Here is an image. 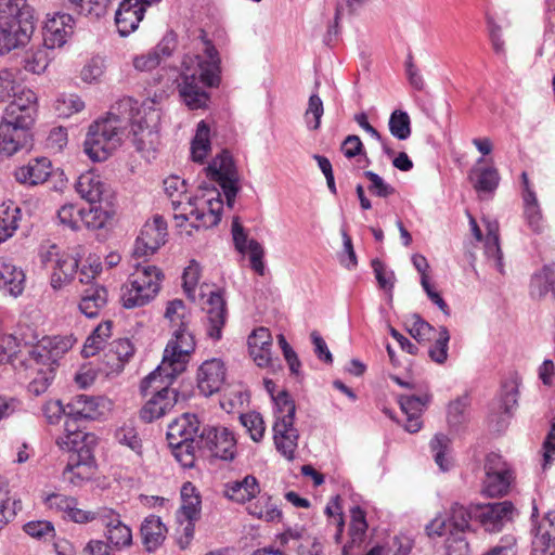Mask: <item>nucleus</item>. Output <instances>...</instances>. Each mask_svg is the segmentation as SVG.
<instances>
[{"label":"nucleus","instance_id":"obj_13","mask_svg":"<svg viewBox=\"0 0 555 555\" xmlns=\"http://www.w3.org/2000/svg\"><path fill=\"white\" fill-rule=\"evenodd\" d=\"M33 144L31 126L14 122L7 117L0 121V154L12 156Z\"/></svg>","mask_w":555,"mask_h":555},{"label":"nucleus","instance_id":"obj_16","mask_svg":"<svg viewBox=\"0 0 555 555\" xmlns=\"http://www.w3.org/2000/svg\"><path fill=\"white\" fill-rule=\"evenodd\" d=\"M13 100L4 109L3 116L14 122H22L28 126L34 125L37 113V96L30 90L18 85L16 92L12 93Z\"/></svg>","mask_w":555,"mask_h":555},{"label":"nucleus","instance_id":"obj_20","mask_svg":"<svg viewBox=\"0 0 555 555\" xmlns=\"http://www.w3.org/2000/svg\"><path fill=\"white\" fill-rule=\"evenodd\" d=\"M105 527V535L116 550L128 547L132 544V531L120 520L119 514L112 508H102L98 513Z\"/></svg>","mask_w":555,"mask_h":555},{"label":"nucleus","instance_id":"obj_57","mask_svg":"<svg viewBox=\"0 0 555 555\" xmlns=\"http://www.w3.org/2000/svg\"><path fill=\"white\" fill-rule=\"evenodd\" d=\"M323 113V102L320 96L317 94L310 95L308 107L305 112V121L310 130H318L320 128Z\"/></svg>","mask_w":555,"mask_h":555},{"label":"nucleus","instance_id":"obj_58","mask_svg":"<svg viewBox=\"0 0 555 555\" xmlns=\"http://www.w3.org/2000/svg\"><path fill=\"white\" fill-rule=\"evenodd\" d=\"M57 219L62 225L70 230H79L81 208L74 204H65L57 210Z\"/></svg>","mask_w":555,"mask_h":555},{"label":"nucleus","instance_id":"obj_37","mask_svg":"<svg viewBox=\"0 0 555 555\" xmlns=\"http://www.w3.org/2000/svg\"><path fill=\"white\" fill-rule=\"evenodd\" d=\"M107 301V291L99 285L91 286L83 292L79 310L88 318H94Z\"/></svg>","mask_w":555,"mask_h":555},{"label":"nucleus","instance_id":"obj_35","mask_svg":"<svg viewBox=\"0 0 555 555\" xmlns=\"http://www.w3.org/2000/svg\"><path fill=\"white\" fill-rule=\"evenodd\" d=\"M78 260L66 253L62 254V258L53 266L51 273V286L60 289L68 284L77 273Z\"/></svg>","mask_w":555,"mask_h":555},{"label":"nucleus","instance_id":"obj_3","mask_svg":"<svg viewBox=\"0 0 555 555\" xmlns=\"http://www.w3.org/2000/svg\"><path fill=\"white\" fill-rule=\"evenodd\" d=\"M135 101L122 99L107 115L90 125L83 146L93 162L106 160L120 145L132 119Z\"/></svg>","mask_w":555,"mask_h":555},{"label":"nucleus","instance_id":"obj_40","mask_svg":"<svg viewBox=\"0 0 555 555\" xmlns=\"http://www.w3.org/2000/svg\"><path fill=\"white\" fill-rule=\"evenodd\" d=\"M164 190L171 201L175 212H180L189 197L185 180L178 176H170L164 180Z\"/></svg>","mask_w":555,"mask_h":555},{"label":"nucleus","instance_id":"obj_25","mask_svg":"<svg viewBox=\"0 0 555 555\" xmlns=\"http://www.w3.org/2000/svg\"><path fill=\"white\" fill-rule=\"evenodd\" d=\"M555 548V512L547 513L533 531L532 555H550Z\"/></svg>","mask_w":555,"mask_h":555},{"label":"nucleus","instance_id":"obj_45","mask_svg":"<svg viewBox=\"0 0 555 555\" xmlns=\"http://www.w3.org/2000/svg\"><path fill=\"white\" fill-rule=\"evenodd\" d=\"M50 48L44 47H38L36 49H31L26 52L24 60H23V66L24 68L33 74H42L49 63H50Z\"/></svg>","mask_w":555,"mask_h":555},{"label":"nucleus","instance_id":"obj_15","mask_svg":"<svg viewBox=\"0 0 555 555\" xmlns=\"http://www.w3.org/2000/svg\"><path fill=\"white\" fill-rule=\"evenodd\" d=\"M94 442V435L78 429L76 422L70 420L65 421V434L56 440L60 449L72 453L69 456H80L85 461L92 459L91 444Z\"/></svg>","mask_w":555,"mask_h":555},{"label":"nucleus","instance_id":"obj_51","mask_svg":"<svg viewBox=\"0 0 555 555\" xmlns=\"http://www.w3.org/2000/svg\"><path fill=\"white\" fill-rule=\"evenodd\" d=\"M112 331V322L106 321L100 325H98L92 334L87 338L82 353L85 357L94 356L95 352L102 348L105 340L111 336Z\"/></svg>","mask_w":555,"mask_h":555},{"label":"nucleus","instance_id":"obj_32","mask_svg":"<svg viewBox=\"0 0 555 555\" xmlns=\"http://www.w3.org/2000/svg\"><path fill=\"white\" fill-rule=\"evenodd\" d=\"M0 288L10 296H21L25 288L24 271L11 262L0 263Z\"/></svg>","mask_w":555,"mask_h":555},{"label":"nucleus","instance_id":"obj_34","mask_svg":"<svg viewBox=\"0 0 555 555\" xmlns=\"http://www.w3.org/2000/svg\"><path fill=\"white\" fill-rule=\"evenodd\" d=\"M166 527L160 518L151 515L141 526L142 542L149 552L155 551L165 540Z\"/></svg>","mask_w":555,"mask_h":555},{"label":"nucleus","instance_id":"obj_28","mask_svg":"<svg viewBox=\"0 0 555 555\" xmlns=\"http://www.w3.org/2000/svg\"><path fill=\"white\" fill-rule=\"evenodd\" d=\"M101 408H104V399L77 395L67 403L68 420H94L101 415Z\"/></svg>","mask_w":555,"mask_h":555},{"label":"nucleus","instance_id":"obj_33","mask_svg":"<svg viewBox=\"0 0 555 555\" xmlns=\"http://www.w3.org/2000/svg\"><path fill=\"white\" fill-rule=\"evenodd\" d=\"M156 295L151 284L149 286L135 285L133 280L128 279V282L121 287L120 301L125 308L133 309L145 306Z\"/></svg>","mask_w":555,"mask_h":555},{"label":"nucleus","instance_id":"obj_56","mask_svg":"<svg viewBox=\"0 0 555 555\" xmlns=\"http://www.w3.org/2000/svg\"><path fill=\"white\" fill-rule=\"evenodd\" d=\"M20 208L5 209L0 215V243L11 237L18 227Z\"/></svg>","mask_w":555,"mask_h":555},{"label":"nucleus","instance_id":"obj_31","mask_svg":"<svg viewBox=\"0 0 555 555\" xmlns=\"http://www.w3.org/2000/svg\"><path fill=\"white\" fill-rule=\"evenodd\" d=\"M260 492L257 479L251 476H245L241 480H233L225 483L224 494L230 500L237 503H245L256 498Z\"/></svg>","mask_w":555,"mask_h":555},{"label":"nucleus","instance_id":"obj_50","mask_svg":"<svg viewBox=\"0 0 555 555\" xmlns=\"http://www.w3.org/2000/svg\"><path fill=\"white\" fill-rule=\"evenodd\" d=\"M203 444L201 436L197 440L179 443L178 446H169L176 460L184 468H191L196 461V451Z\"/></svg>","mask_w":555,"mask_h":555},{"label":"nucleus","instance_id":"obj_23","mask_svg":"<svg viewBox=\"0 0 555 555\" xmlns=\"http://www.w3.org/2000/svg\"><path fill=\"white\" fill-rule=\"evenodd\" d=\"M225 369L222 361L211 359L205 361L198 369L197 387L204 396L208 397L221 390L224 384Z\"/></svg>","mask_w":555,"mask_h":555},{"label":"nucleus","instance_id":"obj_46","mask_svg":"<svg viewBox=\"0 0 555 555\" xmlns=\"http://www.w3.org/2000/svg\"><path fill=\"white\" fill-rule=\"evenodd\" d=\"M367 530V524L365 519V513L356 506L351 509V521L349 526L350 545H345L343 548L344 555L352 545H360L363 541Z\"/></svg>","mask_w":555,"mask_h":555},{"label":"nucleus","instance_id":"obj_4","mask_svg":"<svg viewBox=\"0 0 555 555\" xmlns=\"http://www.w3.org/2000/svg\"><path fill=\"white\" fill-rule=\"evenodd\" d=\"M76 343L73 335L43 338L30 351L29 367L35 374L28 390L35 396L46 392L55 377L59 359Z\"/></svg>","mask_w":555,"mask_h":555},{"label":"nucleus","instance_id":"obj_6","mask_svg":"<svg viewBox=\"0 0 555 555\" xmlns=\"http://www.w3.org/2000/svg\"><path fill=\"white\" fill-rule=\"evenodd\" d=\"M223 210V201L221 194L216 189L201 190L194 196L188 197L180 212H175L173 217L178 227L183 222L191 220V227L199 229H210L216 227L221 220Z\"/></svg>","mask_w":555,"mask_h":555},{"label":"nucleus","instance_id":"obj_61","mask_svg":"<svg viewBox=\"0 0 555 555\" xmlns=\"http://www.w3.org/2000/svg\"><path fill=\"white\" fill-rule=\"evenodd\" d=\"M16 514V501L9 495L8 485L0 480V528Z\"/></svg>","mask_w":555,"mask_h":555},{"label":"nucleus","instance_id":"obj_52","mask_svg":"<svg viewBox=\"0 0 555 555\" xmlns=\"http://www.w3.org/2000/svg\"><path fill=\"white\" fill-rule=\"evenodd\" d=\"M450 333L446 326H440L435 343L428 349L431 361L443 364L448 359Z\"/></svg>","mask_w":555,"mask_h":555},{"label":"nucleus","instance_id":"obj_47","mask_svg":"<svg viewBox=\"0 0 555 555\" xmlns=\"http://www.w3.org/2000/svg\"><path fill=\"white\" fill-rule=\"evenodd\" d=\"M451 440L443 434H437L430 441V449L434 452L436 464L442 472H447L452 466V460L449 456Z\"/></svg>","mask_w":555,"mask_h":555},{"label":"nucleus","instance_id":"obj_64","mask_svg":"<svg viewBox=\"0 0 555 555\" xmlns=\"http://www.w3.org/2000/svg\"><path fill=\"white\" fill-rule=\"evenodd\" d=\"M85 103L82 100L74 94L63 96L55 103V111L61 117H69L73 114L79 113L83 109Z\"/></svg>","mask_w":555,"mask_h":555},{"label":"nucleus","instance_id":"obj_26","mask_svg":"<svg viewBox=\"0 0 555 555\" xmlns=\"http://www.w3.org/2000/svg\"><path fill=\"white\" fill-rule=\"evenodd\" d=\"M271 348L272 336L268 328H256L248 336L249 354L259 367H269L272 364Z\"/></svg>","mask_w":555,"mask_h":555},{"label":"nucleus","instance_id":"obj_48","mask_svg":"<svg viewBox=\"0 0 555 555\" xmlns=\"http://www.w3.org/2000/svg\"><path fill=\"white\" fill-rule=\"evenodd\" d=\"M170 52L166 47L157 46L146 53L135 55L132 60L133 67L139 72H151L155 69L165 55Z\"/></svg>","mask_w":555,"mask_h":555},{"label":"nucleus","instance_id":"obj_49","mask_svg":"<svg viewBox=\"0 0 555 555\" xmlns=\"http://www.w3.org/2000/svg\"><path fill=\"white\" fill-rule=\"evenodd\" d=\"M283 540L287 543L289 540L298 541L302 540V542L297 546L298 555H322L323 545L315 538L307 537L304 539L302 531L300 530H287L283 533Z\"/></svg>","mask_w":555,"mask_h":555},{"label":"nucleus","instance_id":"obj_63","mask_svg":"<svg viewBox=\"0 0 555 555\" xmlns=\"http://www.w3.org/2000/svg\"><path fill=\"white\" fill-rule=\"evenodd\" d=\"M364 177L370 181L367 190L371 194L378 197H388L395 193V188L385 182V180L373 171H364Z\"/></svg>","mask_w":555,"mask_h":555},{"label":"nucleus","instance_id":"obj_11","mask_svg":"<svg viewBox=\"0 0 555 555\" xmlns=\"http://www.w3.org/2000/svg\"><path fill=\"white\" fill-rule=\"evenodd\" d=\"M513 472L509 465L500 454L490 453L485 462V479L482 493L487 496H502L508 492L513 480Z\"/></svg>","mask_w":555,"mask_h":555},{"label":"nucleus","instance_id":"obj_21","mask_svg":"<svg viewBox=\"0 0 555 555\" xmlns=\"http://www.w3.org/2000/svg\"><path fill=\"white\" fill-rule=\"evenodd\" d=\"M202 297L204 299L202 309L207 314L209 323L208 335L214 339H219L225 323V301L219 291H210L209 294L202 293Z\"/></svg>","mask_w":555,"mask_h":555},{"label":"nucleus","instance_id":"obj_8","mask_svg":"<svg viewBox=\"0 0 555 555\" xmlns=\"http://www.w3.org/2000/svg\"><path fill=\"white\" fill-rule=\"evenodd\" d=\"M137 104L135 102L129 126L132 129L133 144L137 151L150 160L155 157L159 145L158 126L160 113L151 103H143L141 107H138Z\"/></svg>","mask_w":555,"mask_h":555},{"label":"nucleus","instance_id":"obj_14","mask_svg":"<svg viewBox=\"0 0 555 555\" xmlns=\"http://www.w3.org/2000/svg\"><path fill=\"white\" fill-rule=\"evenodd\" d=\"M475 519L489 532H499L513 520L516 509L512 502L502 501L488 504H474Z\"/></svg>","mask_w":555,"mask_h":555},{"label":"nucleus","instance_id":"obj_29","mask_svg":"<svg viewBox=\"0 0 555 555\" xmlns=\"http://www.w3.org/2000/svg\"><path fill=\"white\" fill-rule=\"evenodd\" d=\"M51 175V162L47 157H37L15 170V179L27 185H37L47 181Z\"/></svg>","mask_w":555,"mask_h":555},{"label":"nucleus","instance_id":"obj_41","mask_svg":"<svg viewBox=\"0 0 555 555\" xmlns=\"http://www.w3.org/2000/svg\"><path fill=\"white\" fill-rule=\"evenodd\" d=\"M447 421L451 430L454 431H459L469 422V401L466 396L450 402Z\"/></svg>","mask_w":555,"mask_h":555},{"label":"nucleus","instance_id":"obj_53","mask_svg":"<svg viewBox=\"0 0 555 555\" xmlns=\"http://www.w3.org/2000/svg\"><path fill=\"white\" fill-rule=\"evenodd\" d=\"M388 125L390 133L399 140H405L411 134V121L406 112H392Z\"/></svg>","mask_w":555,"mask_h":555},{"label":"nucleus","instance_id":"obj_1","mask_svg":"<svg viewBox=\"0 0 555 555\" xmlns=\"http://www.w3.org/2000/svg\"><path fill=\"white\" fill-rule=\"evenodd\" d=\"M165 319L169 322L172 337L165 348L160 364L149 374L144 387L150 386L162 374L170 379L184 372L195 350V338L190 328L191 313L181 299L167 304Z\"/></svg>","mask_w":555,"mask_h":555},{"label":"nucleus","instance_id":"obj_12","mask_svg":"<svg viewBox=\"0 0 555 555\" xmlns=\"http://www.w3.org/2000/svg\"><path fill=\"white\" fill-rule=\"evenodd\" d=\"M207 170L211 180L216 181L221 186L227 198V205L233 207L240 190V179L232 156L229 152L222 151L212 159Z\"/></svg>","mask_w":555,"mask_h":555},{"label":"nucleus","instance_id":"obj_39","mask_svg":"<svg viewBox=\"0 0 555 555\" xmlns=\"http://www.w3.org/2000/svg\"><path fill=\"white\" fill-rule=\"evenodd\" d=\"M134 271L129 279L133 280L135 285L149 286L151 284L154 293H158L163 280V273L153 264L134 263Z\"/></svg>","mask_w":555,"mask_h":555},{"label":"nucleus","instance_id":"obj_22","mask_svg":"<svg viewBox=\"0 0 555 555\" xmlns=\"http://www.w3.org/2000/svg\"><path fill=\"white\" fill-rule=\"evenodd\" d=\"M73 31V16L66 13H56L46 23L43 31L44 44L50 49L60 48L66 43Z\"/></svg>","mask_w":555,"mask_h":555},{"label":"nucleus","instance_id":"obj_36","mask_svg":"<svg viewBox=\"0 0 555 555\" xmlns=\"http://www.w3.org/2000/svg\"><path fill=\"white\" fill-rule=\"evenodd\" d=\"M469 179L479 194H493L500 183L499 171L492 166L475 167Z\"/></svg>","mask_w":555,"mask_h":555},{"label":"nucleus","instance_id":"obj_5","mask_svg":"<svg viewBox=\"0 0 555 555\" xmlns=\"http://www.w3.org/2000/svg\"><path fill=\"white\" fill-rule=\"evenodd\" d=\"M34 31V10L27 0H0V51L24 46Z\"/></svg>","mask_w":555,"mask_h":555},{"label":"nucleus","instance_id":"obj_55","mask_svg":"<svg viewBox=\"0 0 555 555\" xmlns=\"http://www.w3.org/2000/svg\"><path fill=\"white\" fill-rule=\"evenodd\" d=\"M249 513L256 516L257 518L263 519L266 521H275L281 517V511L271 501L270 498L259 499L256 504L250 506Z\"/></svg>","mask_w":555,"mask_h":555},{"label":"nucleus","instance_id":"obj_10","mask_svg":"<svg viewBox=\"0 0 555 555\" xmlns=\"http://www.w3.org/2000/svg\"><path fill=\"white\" fill-rule=\"evenodd\" d=\"M473 505L465 507L460 503H453L447 518L451 528L450 537L446 540L447 555H468V544L463 533L469 528V521L475 518Z\"/></svg>","mask_w":555,"mask_h":555},{"label":"nucleus","instance_id":"obj_62","mask_svg":"<svg viewBox=\"0 0 555 555\" xmlns=\"http://www.w3.org/2000/svg\"><path fill=\"white\" fill-rule=\"evenodd\" d=\"M242 425L250 434L254 441L258 442L262 439L264 434V423L259 413L251 412L241 416Z\"/></svg>","mask_w":555,"mask_h":555},{"label":"nucleus","instance_id":"obj_7","mask_svg":"<svg viewBox=\"0 0 555 555\" xmlns=\"http://www.w3.org/2000/svg\"><path fill=\"white\" fill-rule=\"evenodd\" d=\"M275 422L273 439L276 450L287 461L295 459L299 434L294 426L296 406L286 391H281L275 398Z\"/></svg>","mask_w":555,"mask_h":555},{"label":"nucleus","instance_id":"obj_2","mask_svg":"<svg viewBox=\"0 0 555 555\" xmlns=\"http://www.w3.org/2000/svg\"><path fill=\"white\" fill-rule=\"evenodd\" d=\"M203 55H186L182 62V81L179 93L191 109L207 105L209 95L206 91L218 83L220 59L210 41L203 38Z\"/></svg>","mask_w":555,"mask_h":555},{"label":"nucleus","instance_id":"obj_17","mask_svg":"<svg viewBox=\"0 0 555 555\" xmlns=\"http://www.w3.org/2000/svg\"><path fill=\"white\" fill-rule=\"evenodd\" d=\"M166 236V221L160 216H155L143 225L135 241L133 256L140 258L154 254L165 243Z\"/></svg>","mask_w":555,"mask_h":555},{"label":"nucleus","instance_id":"obj_43","mask_svg":"<svg viewBox=\"0 0 555 555\" xmlns=\"http://www.w3.org/2000/svg\"><path fill=\"white\" fill-rule=\"evenodd\" d=\"M134 348L128 338H120L112 343L106 352L107 358H112L113 365L109 372H121L126 362L133 356Z\"/></svg>","mask_w":555,"mask_h":555},{"label":"nucleus","instance_id":"obj_18","mask_svg":"<svg viewBox=\"0 0 555 555\" xmlns=\"http://www.w3.org/2000/svg\"><path fill=\"white\" fill-rule=\"evenodd\" d=\"M201 441L215 457L233 460L236 452V442L233 434L225 427L205 428L201 434Z\"/></svg>","mask_w":555,"mask_h":555},{"label":"nucleus","instance_id":"obj_24","mask_svg":"<svg viewBox=\"0 0 555 555\" xmlns=\"http://www.w3.org/2000/svg\"><path fill=\"white\" fill-rule=\"evenodd\" d=\"M199 421L196 415L184 413L168 426L167 440L169 446H178L182 442L197 440Z\"/></svg>","mask_w":555,"mask_h":555},{"label":"nucleus","instance_id":"obj_27","mask_svg":"<svg viewBox=\"0 0 555 555\" xmlns=\"http://www.w3.org/2000/svg\"><path fill=\"white\" fill-rule=\"evenodd\" d=\"M144 12L143 4L131 0H122L115 15V22L120 36L126 37L134 31L143 18Z\"/></svg>","mask_w":555,"mask_h":555},{"label":"nucleus","instance_id":"obj_54","mask_svg":"<svg viewBox=\"0 0 555 555\" xmlns=\"http://www.w3.org/2000/svg\"><path fill=\"white\" fill-rule=\"evenodd\" d=\"M108 218V212L101 207L81 208L80 227L85 225L87 229L98 230L105 225Z\"/></svg>","mask_w":555,"mask_h":555},{"label":"nucleus","instance_id":"obj_42","mask_svg":"<svg viewBox=\"0 0 555 555\" xmlns=\"http://www.w3.org/2000/svg\"><path fill=\"white\" fill-rule=\"evenodd\" d=\"M92 459L85 461L80 456H69L68 463L63 472V477L68 482L78 486L89 479L91 474Z\"/></svg>","mask_w":555,"mask_h":555},{"label":"nucleus","instance_id":"obj_60","mask_svg":"<svg viewBox=\"0 0 555 555\" xmlns=\"http://www.w3.org/2000/svg\"><path fill=\"white\" fill-rule=\"evenodd\" d=\"M24 531L37 540L49 541L55 535L54 526L48 520H35L24 525Z\"/></svg>","mask_w":555,"mask_h":555},{"label":"nucleus","instance_id":"obj_59","mask_svg":"<svg viewBox=\"0 0 555 555\" xmlns=\"http://www.w3.org/2000/svg\"><path fill=\"white\" fill-rule=\"evenodd\" d=\"M115 438L120 444L127 446L139 455L142 454L141 440L131 424H125L118 428L115 433Z\"/></svg>","mask_w":555,"mask_h":555},{"label":"nucleus","instance_id":"obj_19","mask_svg":"<svg viewBox=\"0 0 555 555\" xmlns=\"http://www.w3.org/2000/svg\"><path fill=\"white\" fill-rule=\"evenodd\" d=\"M75 189L80 197L90 204L109 201L112 197L109 184L94 170L81 173L75 184Z\"/></svg>","mask_w":555,"mask_h":555},{"label":"nucleus","instance_id":"obj_30","mask_svg":"<svg viewBox=\"0 0 555 555\" xmlns=\"http://www.w3.org/2000/svg\"><path fill=\"white\" fill-rule=\"evenodd\" d=\"M428 401L427 397L400 396L399 404L405 416L404 429L411 434L422 428L421 415Z\"/></svg>","mask_w":555,"mask_h":555},{"label":"nucleus","instance_id":"obj_9","mask_svg":"<svg viewBox=\"0 0 555 555\" xmlns=\"http://www.w3.org/2000/svg\"><path fill=\"white\" fill-rule=\"evenodd\" d=\"M147 377L141 383L142 392L147 395L149 389H152L156 393L145 403L140 415L143 421L150 423L162 417L175 406L177 392L168 386L177 376L169 379L165 374H162L156 380H153L150 386L144 387L143 384Z\"/></svg>","mask_w":555,"mask_h":555},{"label":"nucleus","instance_id":"obj_38","mask_svg":"<svg viewBox=\"0 0 555 555\" xmlns=\"http://www.w3.org/2000/svg\"><path fill=\"white\" fill-rule=\"evenodd\" d=\"M181 506L179 518L184 520H197L201 516V498L191 482H185L181 488Z\"/></svg>","mask_w":555,"mask_h":555},{"label":"nucleus","instance_id":"obj_44","mask_svg":"<svg viewBox=\"0 0 555 555\" xmlns=\"http://www.w3.org/2000/svg\"><path fill=\"white\" fill-rule=\"evenodd\" d=\"M210 130L208 125L202 120L197 124L195 137L191 143L192 159L203 163L210 151Z\"/></svg>","mask_w":555,"mask_h":555}]
</instances>
